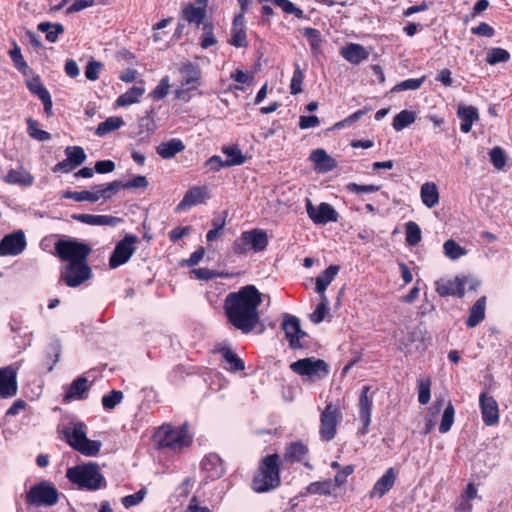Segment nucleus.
<instances>
[{
    "label": "nucleus",
    "instance_id": "obj_6",
    "mask_svg": "<svg viewBox=\"0 0 512 512\" xmlns=\"http://www.w3.org/2000/svg\"><path fill=\"white\" fill-rule=\"evenodd\" d=\"M55 254L67 262L86 261L92 252V248L76 239H59L54 244Z\"/></svg>",
    "mask_w": 512,
    "mask_h": 512
},
{
    "label": "nucleus",
    "instance_id": "obj_49",
    "mask_svg": "<svg viewBox=\"0 0 512 512\" xmlns=\"http://www.w3.org/2000/svg\"><path fill=\"white\" fill-rule=\"evenodd\" d=\"M444 254L451 260H457L460 257L466 255L467 251L465 248L460 246L455 240L449 239L444 242L443 245Z\"/></svg>",
    "mask_w": 512,
    "mask_h": 512
},
{
    "label": "nucleus",
    "instance_id": "obj_11",
    "mask_svg": "<svg viewBox=\"0 0 512 512\" xmlns=\"http://www.w3.org/2000/svg\"><path fill=\"white\" fill-rule=\"evenodd\" d=\"M139 238L135 234H126L117 244L109 257V267L118 268L127 263L136 251Z\"/></svg>",
    "mask_w": 512,
    "mask_h": 512
},
{
    "label": "nucleus",
    "instance_id": "obj_55",
    "mask_svg": "<svg viewBox=\"0 0 512 512\" xmlns=\"http://www.w3.org/2000/svg\"><path fill=\"white\" fill-rule=\"evenodd\" d=\"M294 72L290 80V93L292 95L300 94L303 91L304 73L298 63L294 64Z\"/></svg>",
    "mask_w": 512,
    "mask_h": 512
},
{
    "label": "nucleus",
    "instance_id": "obj_17",
    "mask_svg": "<svg viewBox=\"0 0 512 512\" xmlns=\"http://www.w3.org/2000/svg\"><path fill=\"white\" fill-rule=\"evenodd\" d=\"M26 247V239L22 230L5 235L0 241V256H16Z\"/></svg>",
    "mask_w": 512,
    "mask_h": 512
},
{
    "label": "nucleus",
    "instance_id": "obj_63",
    "mask_svg": "<svg viewBox=\"0 0 512 512\" xmlns=\"http://www.w3.org/2000/svg\"><path fill=\"white\" fill-rule=\"evenodd\" d=\"M170 88L169 77H163L159 84L151 91L150 97L155 100H160L165 98L168 95Z\"/></svg>",
    "mask_w": 512,
    "mask_h": 512
},
{
    "label": "nucleus",
    "instance_id": "obj_39",
    "mask_svg": "<svg viewBox=\"0 0 512 512\" xmlns=\"http://www.w3.org/2000/svg\"><path fill=\"white\" fill-rule=\"evenodd\" d=\"M182 16L189 24L200 26L205 23L206 9L204 7H196L193 4H187L182 9Z\"/></svg>",
    "mask_w": 512,
    "mask_h": 512
},
{
    "label": "nucleus",
    "instance_id": "obj_37",
    "mask_svg": "<svg viewBox=\"0 0 512 512\" xmlns=\"http://www.w3.org/2000/svg\"><path fill=\"white\" fill-rule=\"evenodd\" d=\"M458 116L461 118L460 130L463 133H469L473 123L479 119L478 111L473 106L460 107Z\"/></svg>",
    "mask_w": 512,
    "mask_h": 512
},
{
    "label": "nucleus",
    "instance_id": "obj_21",
    "mask_svg": "<svg viewBox=\"0 0 512 512\" xmlns=\"http://www.w3.org/2000/svg\"><path fill=\"white\" fill-rule=\"evenodd\" d=\"M208 197L209 195L206 187L193 186L186 191L182 200L176 206L175 211H185L186 209L203 203Z\"/></svg>",
    "mask_w": 512,
    "mask_h": 512
},
{
    "label": "nucleus",
    "instance_id": "obj_42",
    "mask_svg": "<svg viewBox=\"0 0 512 512\" xmlns=\"http://www.w3.org/2000/svg\"><path fill=\"white\" fill-rule=\"evenodd\" d=\"M405 240L408 246H416L421 242V228L415 221L410 220L405 223Z\"/></svg>",
    "mask_w": 512,
    "mask_h": 512
},
{
    "label": "nucleus",
    "instance_id": "obj_43",
    "mask_svg": "<svg viewBox=\"0 0 512 512\" xmlns=\"http://www.w3.org/2000/svg\"><path fill=\"white\" fill-rule=\"evenodd\" d=\"M222 151L227 157L224 164L228 167L242 165L246 162V156L243 155L238 146H227Z\"/></svg>",
    "mask_w": 512,
    "mask_h": 512
},
{
    "label": "nucleus",
    "instance_id": "obj_59",
    "mask_svg": "<svg viewBox=\"0 0 512 512\" xmlns=\"http://www.w3.org/2000/svg\"><path fill=\"white\" fill-rule=\"evenodd\" d=\"M9 56L13 62V65L14 67L20 71V72H23L25 73L27 68H28V64L27 62L24 60L23 56H22V53H21V49L20 47L17 45L16 42H14V47L13 49H11L9 51Z\"/></svg>",
    "mask_w": 512,
    "mask_h": 512
},
{
    "label": "nucleus",
    "instance_id": "obj_23",
    "mask_svg": "<svg viewBox=\"0 0 512 512\" xmlns=\"http://www.w3.org/2000/svg\"><path fill=\"white\" fill-rule=\"evenodd\" d=\"M228 43L236 48H245L248 46L245 18L242 15L234 16Z\"/></svg>",
    "mask_w": 512,
    "mask_h": 512
},
{
    "label": "nucleus",
    "instance_id": "obj_7",
    "mask_svg": "<svg viewBox=\"0 0 512 512\" xmlns=\"http://www.w3.org/2000/svg\"><path fill=\"white\" fill-rule=\"evenodd\" d=\"M59 500L58 490L48 481H41L33 485L26 493V504L29 506H53Z\"/></svg>",
    "mask_w": 512,
    "mask_h": 512
},
{
    "label": "nucleus",
    "instance_id": "obj_34",
    "mask_svg": "<svg viewBox=\"0 0 512 512\" xmlns=\"http://www.w3.org/2000/svg\"><path fill=\"white\" fill-rule=\"evenodd\" d=\"M420 197L422 203L429 209L439 203V191L434 182H426L420 188Z\"/></svg>",
    "mask_w": 512,
    "mask_h": 512
},
{
    "label": "nucleus",
    "instance_id": "obj_44",
    "mask_svg": "<svg viewBox=\"0 0 512 512\" xmlns=\"http://www.w3.org/2000/svg\"><path fill=\"white\" fill-rule=\"evenodd\" d=\"M415 120V112L405 109L394 116L392 126L396 131H401L413 124Z\"/></svg>",
    "mask_w": 512,
    "mask_h": 512
},
{
    "label": "nucleus",
    "instance_id": "obj_13",
    "mask_svg": "<svg viewBox=\"0 0 512 512\" xmlns=\"http://www.w3.org/2000/svg\"><path fill=\"white\" fill-rule=\"evenodd\" d=\"M377 391L378 389L373 390L372 387L369 385H365L361 389L357 406L359 419L362 423V427L359 429L358 434L362 436L369 433V427L372 418L373 401Z\"/></svg>",
    "mask_w": 512,
    "mask_h": 512
},
{
    "label": "nucleus",
    "instance_id": "obj_2",
    "mask_svg": "<svg viewBox=\"0 0 512 512\" xmlns=\"http://www.w3.org/2000/svg\"><path fill=\"white\" fill-rule=\"evenodd\" d=\"M153 439L158 449L179 452L193 444L194 434L191 432L188 422L177 427L171 423H163L154 432Z\"/></svg>",
    "mask_w": 512,
    "mask_h": 512
},
{
    "label": "nucleus",
    "instance_id": "obj_24",
    "mask_svg": "<svg viewBox=\"0 0 512 512\" xmlns=\"http://www.w3.org/2000/svg\"><path fill=\"white\" fill-rule=\"evenodd\" d=\"M27 87L29 91L37 96L44 106V112L47 116H51L53 114L52 112V98L47 90V88L43 85L41 78L39 76L33 77L30 81L27 82Z\"/></svg>",
    "mask_w": 512,
    "mask_h": 512
},
{
    "label": "nucleus",
    "instance_id": "obj_46",
    "mask_svg": "<svg viewBox=\"0 0 512 512\" xmlns=\"http://www.w3.org/2000/svg\"><path fill=\"white\" fill-rule=\"evenodd\" d=\"M65 199H72L76 202H83V201H89V202H97L98 196L95 191V189L92 188L91 191L89 190H83V191H66L62 195Z\"/></svg>",
    "mask_w": 512,
    "mask_h": 512
},
{
    "label": "nucleus",
    "instance_id": "obj_32",
    "mask_svg": "<svg viewBox=\"0 0 512 512\" xmlns=\"http://www.w3.org/2000/svg\"><path fill=\"white\" fill-rule=\"evenodd\" d=\"M185 149V145L181 139L173 138L166 142H161L156 147L157 154L163 159H171L175 157L178 153L183 152Z\"/></svg>",
    "mask_w": 512,
    "mask_h": 512
},
{
    "label": "nucleus",
    "instance_id": "obj_52",
    "mask_svg": "<svg viewBox=\"0 0 512 512\" xmlns=\"http://www.w3.org/2000/svg\"><path fill=\"white\" fill-rule=\"evenodd\" d=\"M306 492L312 495H330L332 493L331 480L312 482L306 487Z\"/></svg>",
    "mask_w": 512,
    "mask_h": 512
},
{
    "label": "nucleus",
    "instance_id": "obj_25",
    "mask_svg": "<svg viewBox=\"0 0 512 512\" xmlns=\"http://www.w3.org/2000/svg\"><path fill=\"white\" fill-rule=\"evenodd\" d=\"M309 454L308 446L301 440L290 442L285 446L283 460L288 463H301Z\"/></svg>",
    "mask_w": 512,
    "mask_h": 512
},
{
    "label": "nucleus",
    "instance_id": "obj_29",
    "mask_svg": "<svg viewBox=\"0 0 512 512\" xmlns=\"http://www.w3.org/2000/svg\"><path fill=\"white\" fill-rule=\"evenodd\" d=\"M341 55L348 62L359 64L369 57V52L361 44L350 43L341 48Z\"/></svg>",
    "mask_w": 512,
    "mask_h": 512
},
{
    "label": "nucleus",
    "instance_id": "obj_56",
    "mask_svg": "<svg viewBox=\"0 0 512 512\" xmlns=\"http://www.w3.org/2000/svg\"><path fill=\"white\" fill-rule=\"evenodd\" d=\"M101 445L100 441L90 440L86 437L76 451L84 456L94 457L99 454Z\"/></svg>",
    "mask_w": 512,
    "mask_h": 512
},
{
    "label": "nucleus",
    "instance_id": "obj_48",
    "mask_svg": "<svg viewBox=\"0 0 512 512\" xmlns=\"http://www.w3.org/2000/svg\"><path fill=\"white\" fill-rule=\"evenodd\" d=\"M217 43L214 35V24L210 21L205 22L202 27V35L200 37V46L203 49H208Z\"/></svg>",
    "mask_w": 512,
    "mask_h": 512
},
{
    "label": "nucleus",
    "instance_id": "obj_64",
    "mask_svg": "<svg viewBox=\"0 0 512 512\" xmlns=\"http://www.w3.org/2000/svg\"><path fill=\"white\" fill-rule=\"evenodd\" d=\"M146 492L141 489L133 494L126 495L121 499V502L125 508H131L138 505L144 499Z\"/></svg>",
    "mask_w": 512,
    "mask_h": 512
},
{
    "label": "nucleus",
    "instance_id": "obj_10",
    "mask_svg": "<svg viewBox=\"0 0 512 512\" xmlns=\"http://www.w3.org/2000/svg\"><path fill=\"white\" fill-rule=\"evenodd\" d=\"M92 276V269L86 261H74L66 264L61 272V280L68 287H78Z\"/></svg>",
    "mask_w": 512,
    "mask_h": 512
},
{
    "label": "nucleus",
    "instance_id": "obj_50",
    "mask_svg": "<svg viewBox=\"0 0 512 512\" xmlns=\"http://www.w3.org/2000/svg\"><path fill=\"white\" fill-rule=\"evenodd\" d=\"M27 133L31 138L38 141L43 142L51 139V134L38 128V122L32 118L27 119Z\"/></svg>",
    "mask_w": 512,
    "mask_h": 512
},
{
    "label": "nucleus",
    "instance_id": "obj_22",
    "mask_svg": "<svg viewBox=\"0 0 512 512\" xmlns=\"http://www.w3.org/2000/svg\"><path fill=\"white\" fill-rule=\"evenodd\" d=\"M17 393V372L12 366L0 368V396L10 398Z\"/></svg>",
    "mask_w": 512,
    "mask_h": 512
},
{
    "label": "nucleus",
    "instance_id": "obj_33",
    "mask_svg": "<svg viewBox=\"0 0 512 512\" xmlns=\"http://www.w3.org/2000/svg\"><path fill=\"white\" fill-rule=\"evenodd\" d=\"M72 218L81 223L93 226H113L119 221L118 218L110 215L75 214Z\"/></svg>",
    "mask_w": 512,
    "mask_h": 512
},
{
    "label": "nucleus",
    "instance_id": "obj_1",
    "mask_svg": "<svg viewBox=\"0 0 512 512\" xmlns=\"http://www.w3.org/2000/svg\"><path fill=\"white\" fill-rule=\"evenodd\" d=\"M261 303V293L254 285L228 293L223 303L227 322L243 334L251 333L260 322L258 308Z\"/></svg>",
    "mask_w": 512,
    "mask_h": 512
},
{
    "label": "nucleus",
    "instance_id": "obj_53",
    "mask_svg": "<svg viewBox=\"0 0 512 512\" xmlns=\"http://www.w3.org/2000/svg\"><path fill=\"white\" fill-rule=\"evenodd\" d=\"M510 60V53L503 48L494 47L491 48L486 56V62L490 65H496L501 62H507Z\"/></svg>",
    "mask_w": 512,
    "mask_h": 512
},
{
    "label": "nucleus",
    "instance_id": "obj_19",
    "mask_svg": "<svg viewBox=\"0 0 512 512\" xmlns=\"http://www.w3.org/2000/svg\"><path fill=\"white\" fill-rule=\"evenodd\" d=\"M482 420L487 426H494L499 422L498 404L493 396L482 392L479 396Z\"/></svg>",
    "mask_w": 512,
    "mask_h": 512
},
{
    "label": "nucleus",
    "instance_id": "obj_14",
    "mask_svg": "<svg viewBox=\"0 0 512 512\" xmlns=\"http://www.w3.org/2000/svg\"><path fill=\"white\" fill-rule=\"evenodd\" d=\"M306 211L308 217L316 225H325L328 222H337L339 217L336 210L326 202H322L317 207H315L312 202L307 199Z\"/></svg>",
    "mask_w": 512,
    "mask_h": 512
},
{
    "label": "nucleus",
    "instance_id": "obj_61",
    "mask_svg": "<svg viewBox=\"0 0 512 512\" xmlns=\"http://www.w3.org/2000/svg\"><path fill=\"white\" fill-rule=\"evenodd\" d=\"M490 161L492 162L493 166L497 169H502L506 165V155L504 150L496 146L492 148L489 152Z\"/></svg>",
    "mask_w": 512,
    "mask_h": 512
},
{
    "label": "nucleus",
    "instance_id": "obj_35",
    "mask_svg": "<svg viewBox=\"0 0 512 512\" xmlns=\"http://www.w3.org/2000/svg\"><path fill=\"white\" fill-rule=\"evenodd\" d=\"M144 93L145 88L143 86H133L116 99L115 106L127 107L129 105L138 103Z\"/></svg>",
    "mask_w": 512,
    "mask_h": 512
},
{
    "label": "nucleus",
    "instance_id": "obj_27",
    "mask_svg": "<svg viewBox=\"0 0 512 512\" xmlns=\"http://www.w3.org/2000/svg\"><path fill=\"white\" fill-rule=\"evenodd\" d=\"M90 385L88 379L84 376L77 377L72 383L66 388L63 400L70 402L72 400H82L85 398V393L89 390Z\"/></svg>",
    "mask_w": 512,
    "mask_h": 512
},
{
    "label": "nucleus",
    "instance_id": "obj_4",
    "mask_svg": "<svg viewBox=\"0 0 512 512\" xmlns=\"http://www.w3.org/2000/svg\"><path fill=\"white\" fill-rule=\"evenodd\" d=\"M67 479L79 489L95 491L106 487L104 476L100 473L99 465L89 462L70 467L66 471Z\"/></svg>",
    "mask_w": 512,
    "mask_h": 512
},
{
    "label": "nucleus",
    "instance_id": "obj_51",
    "mask_svg": "<svg viewBox=\"0 0 512 512\" xmlns=\"http://www.w3.org/2000/svg\"><path fill=\"white\" fill-rule=\"evenodd\" d=\"M302 35L307 39L311 50L317 51L320 49L322 44L321 32L312 27H306L301 30Z\"/></svg>",
    "mask_w": 512,
    "mask_h": 512
},
{
    "label": "nucleus",
    "instance_id": "obj_16",
    "mask_svg": "<svg viewBox=\"0 0 512 512\" xmlns=\"http://www.w3.org/2000/svg\"><path fill=\"white\" fill-rule=\"evenodd\" d=\"M282 329L285 332V337L289 342V347L292 349H300L303 345L300 339L307 334L301 329L300 321L297 317L286 314L282 323Z\"/></svg>",
    "mask_w": 512,
    "mask_h": 512
},
{
    "label": "nucleus",
    "instance_id": "obj_58",
    "mask_svg": "<svg viewBox=\"0 0 512 512\" xmlns=\"http://www.w3.org/2000/svg\"><path fill=\"white\" fill-rule=\"evenodd\" d=\"M431 385L432 382L430 378H424L418 381V401L420 404L426 405L430 401Z\"/></svg>",
    "mask_w": 512,
    "mask_h": 512
},
{
    "label": "nucleus",
    "instance_id": "obj_31",
    "mask_svg": "<svg viewBox=\"0 0 512 512\" xmlns=\"http://www.w3.org/2000/svg\"><path fill=\"white\" fill-rule=\"evenodd\" d=\"M486 302V296H481L469 309V315L465 322L468 328L476 327L485 319Z\"/></svg>",
    "mask_w": 512,
    "mask_h": 512
},
{
    "label": "nucleus",
    "instance_id": "obj_38",
    "mask_svg": "<svg viewBox=\"0 0 512 512\" xmlns=\"http://www.w3.org/2000/svg\"><path fill=\"white\" fill-rule=\"evenodd\" d=\"M339 269L340 267L338 265H330L323 272H321L319 276L316 277L315 290L317 293L321 294V296L325 295V290L334 280L335 276L339 272Z\"/></svg>",
    "mask_w": 512,
    "mask_h": 512
},
{
    "label": "nucleus",
    "instance_id": "obj_28",
    "mask_svg": "<svg viewBox=\"0 0 512 512\" xmlns=\"http://www.w3.org/2000/svg\"><path fill=\"white\" fill-rule=\"evenodd\" d=\"M65 441L74 449L82 444L87 437L85 432V424L82 422L74 424L72 427H65L62 431Z\"/></svg>",
    "mask_w": 512,
    "mask_h": 512
},
{
    "label": "nucleus",
    "instance_id": "obj_47",
    "mask_svg": "<svg viewBox=\"0 0 512 512\" xmlns=\"http://www.w3.org/2000/svg\"><path fill=\"white\" fill-rule=\"evenodd\" d=\"M64 152L67 162H70L75 168L82 165L86 160L85 151L80 146H68Z\"/></svg>",
    "mask_w": 512,
    "mask_h": 512
},
{
    "label": "nucleus",
    "instance_id": "obj_36",
    "mask_svg": "<svg viewBox=\"0 0 512 512\" xmlns=\"http://www.w3.org/2000/svg\"><path fill=\"white\" fill-rule=\"evenodd\" d=\"M4 181L11 185L30 186L33 184V176L24 169H11L4 176Z\"/></svg>",
    "mask_w": 512,
    "mask_h": 512
},
{
    "label": "nucleus",
    "instance_id": "obj_40",
    "mask_svg": "<svg viewBox=\"0 0 512 512\" xmlns=\"http://www.w3.org/2000/svg\"><path fill=\"white\" fill-rule=\"evenodd\" d=\"M93 189H95L98 200L103 198L104 200H109L111 197L123 189L121 180H114L110 183L104 185H94Z\"/></svg>",
    "mask_w": 512,
    "mask_h": 512
},
{
    "label": "nucleus",
    "instance_id": "obj_26",
    "mask_svg": "<svg viewBox=\"0 0 512 512\" xmlns=\"http://www.w3.org/2000/svg\"><path fill=\"white\" fill-rule=\"evenodd\" d=\"M396 473L393 467L388 468L385 473L376 481L369 496L371 498H382L394 486Z\"/></svg>",
    "mask_w": 512,
    "mask_h": 512
},
{
    "label": "nucleus",
    "instance_id": "obj_41",
    "mask_svg": "<svg viewBox=\"0 0 512 512\" xmlns=\"http://www.w3.org/2000/svg\"><path fill=\"white\" fill-rule=\"evenodd\" d=\"M38 30L46 33V40L55 43L60 34L64 33V26L60 23L52 24L50 22H41L38 24Z\"/></svg>",
    "mask_w": 512,
    "mask_h": 512
},
{
    "label": "nucleus",
    "instance_id": "obj_3",
    "mask_svg": "<svg viewBox=\"0 0 512 512\" xmlns=\"http://www.w3.org/2000/svg\"><path fill=\"white\" fill-rule=\"evenodd\" d=\"M281 485L280 456L277 453L264 456L254 471L251 488L256 493H267Z\"/></svg>",
    "mask_w": 512,
    "mask_h": 512
},
{
    "label": "nucleus",
    "instance_id": "obj_60",
    "mask_svg": "<svg viewBox=\"0 0 512 512\" xmlns=\"http://www.w3.org/2000/svg\"><path fill=\"white\" fill-rule=\"evenodd\" d=\"M425 80V77H421V78H417V79H414V78H410V79H406L404 81H401L399 83H397L391 90V92H401V91H406V90H417L419 89L423 82Z\"/></svg>",
    "mask_w": 512,
    "mask_h": 512
},
{
    "label": "nucleus",
    "instance_id": "obj_57",
    "mask_svg": "<svg viewBox=\"0 0 512 512\" xmlns=\"http://www.w3.org/2000/svg\"><path fill=\"white\" fill-rule=\"evenodd\" d=\"M454 416H455L454 406L451 402H449L443 412L441 423L439 425L440 433L445 434L451 429V427L454 423Z\"/></svg>",
    "mask_w": 512,
    "mask_h": 512
},
{
    "label": "nucleus",
    "instance_id": "obj_30",
    "mask_svg": "<svg viewBox=\"0 0 512 512\" xmlns=\"http://www.w3.org/2000/svg\"><path fill=\"white\" fill-rule=\"evenodd\" d=\"M310 160L317 165L320 172L327 173L337 167V162L324 149L318 148L311 152Z\"/></svg>",
    "mask_w": 512,
    "mask_h": 512
},
{
    "label": "nucleus",
    "instance_id": "obj_8",
    "mask_svg": "<svg viewBox=\"0 0 512 512\" xmlns=\"http://www.w3.org/2000/svg\"><path fill=\"white\" fill-rule=\"evenodd\" d=\"M342 412L338 404L326 403L320 414L319 435L323 441L333 440L337 434V427L342 420Z\"/></svg>",
    "mask_w": 512,
    "mask_h": 512
},
{
    "label": "nucleus",
    "instance_id": "obj_15",
    "mask_svg": "<svg viewBox=\"0 0 512 512\" xmlns=\"http://www.w3.org/2000/svg\"><path fill=\"white\" fill-rule=\"evenodd\" d=\"M467 276H456L454 279L438 280L435 282V291L440 297L454 296L463 298Z\"/></svg>",
    "mask_w": 512,
    "mask_h": 512
},
{
    "label": "nucleus",
    "instance_id": "obj_62",
    "mask_svg": "<svg viewBox=\"0 0 512 512\" xmlns=\"http://www.w3.org/2000/svg\"><path fill=\"white\" fill-rule=\"evenodd\" d=\"M328 311V303L325 295L321 296V302L316 306L314 312L310 315V319L313 323H321Z\"/></svg>",
    "mask_w": 512,
    "mask_h": 512
},
{
    "label": "nucleus",
    "instance_id": "obj_54",
    "mask_svg": "<svg viewBox=\"0 0 512 512\" xmlns=\"http://www.w3.org/2000/svg\"><path fill=\"white\" fill-rule=\"evenodd\" d=\"M123 398L124 394L122 391L113 389L102 397L101 403L105 410H113L122 402Z\"/></svg>",
    "mask_w": 512,
    "mask_h": 512
},
{
    "label": "nucleus",
    "instance_id": "obj_12",
    "mask_svg": "<svg viewBox=\"0 0 512 512\" xmlns=\"http://www.w3.org/2000/svg\"><path fill=\"white\" fill-rule=\"evenodd\" d=\"M290 369L300 375L323 379L329 374V366L322 359L303 358L290 364Z\"/></svg>",
    "mask_w": 512,
    "mask_h": 512
},
{
    "label": "nucleus",
    "instance_id": "obj_5",
    "mask_svg": "<svg viewBox=\"0 0 512 512\" xmlns=\"http://www.w3.org/2000/svg\"><path fill=\"white\" fill-rule=\"evenodd\" d=\"M267 232L260 228L243 231L232 243V252L237 256H246L250 252L259 253L268 246Z\"/></svg>",
    "mask_w": 512,
    "mask_h": 512
},
{
    "label": "nucleus",
    "instance_id": "obj_18",
    "mask_svg": "<svg viewBox=\"0 0 512 512\" xmlns=\"http://www.w3.org/2000/svg\"><path fill=\"white\" fill-rule=\"evenodd\" d=\"M215 353L221 355V367L230 372L237 373L245 369L244 361L237 355V353L227 345H219L214 350Z\"/></svg>",
    "mask_w": 512,
    "mask_h": 512
},
{
    "label": "nucleus",
    "instance_id": "obj_45",
    "mask_svg": "<svg viewBox=\"0 0 512 512\" xmlns=\"http://www.w3.org/2000/svg\"><path fill=\"white\" fill-rule=\"evenodd\" d=\"M122 125H124V121L121 117H109L98 124L95 134L102 137L119 129Z\"/></svg>",
    "mask_w": 512,
    "mask_h": 512
},
{
    "label": "nucleus",
    "instance_id": "obj_20",
    "mask_svg": "<svg viewBox=\"0 0 512 512\" xmlns=\"http://www.w3.org/2000/svg\"><path fill=\"white\" fill-rule=\"evenodd\" d=\"M200 467L206 474V479L211 481L221 478L225 473L223 460L216 453L205 455L201 460Z\"/></svg>",
    "mask_w": 512,
    "mask_h": 512
},
{
    "label": "nucleus",
    "instance_id": "obj_9",
    "mask_svg": "<svg viewBox=\"0 0 512 512\" xmlns=\"http://www.w3.org/2000/svg\"><path fill=\"white\" fill-rule=\"evenodd\" d=\"M179 73L182 76V86L175 90V98L179 100L189 101L190 91L196 90L197 86L201 84L202 71L198 64L192 62L183 63L179 68Z\"/></svg>",
    "mask_w": 512,
    "mask_h": 512
}]
</instances>
